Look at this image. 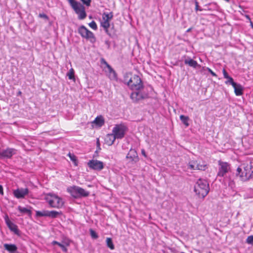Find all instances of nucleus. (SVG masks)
Wrapping results in <instances>:
<instances>
[{
	"label": "nucleus",
	"instance_id": "nucleus-30",
	"mask_svg": "<svg viewBox=\"0 0 253 253\" xmlns=\"http://www.w3.org/2000/svg\"><path fill=\"white\" fill-rule=\"evenodd\" d=\"M68 156L70 157V160L74 163L75 166L78 165V162L77 160L76 156L73 154H71V153H69Z\"/></svg>",
	"mask_w": 253,
	"mask_h": 253
},
{
	"label": "nucleus",
	"instance_id": "nucleus-26",
	"mask_svg": "<svg viewBox=\"0 0 253 253\" xmlns=\"http://www.w3.org/2000/svg\"><path fill=\"white\" fill-rule=\"evenodd\" d=\"M107 246L111 250H114L115 247L112 240L111 238H107L106 239Z\"/></svg>",
	"mask_w": 253,
	"mask_h": 253
},
{
	"label": "nucleus",
	"instance_id": "nucleus-5",
	"mask_svg": "<svg viewBox=\"0 0 253 253\" xmlns=\"http://www.w3.org/2000/svg\"><path fill=\"white\" fill-rule=\"evenodd\" d=\"M67 191L70 193L71 196L75 198H78L81 197H87L89 192L85 190L84 189L76 186H73L68 188Z\"/></svg>",
	"mask_w": 253,
	"mask_h": 253
},
{
	"label": "nucleus",
	"instance_id": "nucleus-13",
	"mask_svg": "<svg viewBox=\"0 0 253 253\" xmlns=\"http://www.w3.org/2000/svg\"><path fill=\"white\" fill-rule=\"evenodd\" d=\"M29 192L28 188H17L13 191V194L17 199H23L28 194Z\"/></svg>",
	"mask_w": 253,
	"mask_h": 253
},
{
	"label": "nucleus",
	"instance_id": "nucleus-2",
	"mask_svg": "<svg viewBox=\"0 0 253 253\" xmlns=\"http://www.w3.org/2000/svg\"><path fill=\"white\" fill-rule=\"evenodd\" d=\"M243 169L238 168L237 169V176H239L242 181H247L253 177V167L251 164H243Z\"/></svg>",
	"mask_w": 253,
	"mask_h": 253
},
{
	"label": "nucleus",
	"instance_id": "nucleus-35",
	"mask_svg": "<svg viewBox=\"0 0 253 253\" xmlns=\"http://www.w3.org/2000/svg\"><path fill=\"white\" fill-rule=\"evenodd\" d=\"M197 164L196 161H192L190 162L188 165V167L191 170H194V165Z\"/></svg>",
	"mask_w": 253,
	"mask_h": 253
},
{
	"label": "nucleus",
	"instance_id": "nucleus-37",
	"mask_svg": "<svg viewBox=\"0 0 253 253\" xmlns=\"http://www.w3.org/2000/svg\"><path fill=\"white\" fill-rule=\"evenodd\" d=\"M246 243L248 244L253 245V235H251L248 237L246 239Z\"/></svg>",
	"mask_w": 253,
	"mask_h": 253
},
{
	"label": "nucleus",
	"instance_id": "nucleus-40",
	"mask_svg": "<svg viewBox=\"0 0 253 253\" xmlns=\"http://www.w3.org/2000/svg\"><path fill=\"white\" fill-rule=\"evenodd\" d=\"M130 75H131L130 74L127 73V74H126L124 76V82L125 83H126L127 84V82L129 79L128 78H129V77Z\"/></svg>",
	"mask_w": 253,
	"mask_h": 253
},
{
	"label": "nucleus",
	"instance_id": "nucleus-33",
	"mask_svg": "<svg viewBox=\"0 0 253 253\" xmlns=\"http://www.w3.org/2000/svg\"><path fill=\"white\" fill-rule=\"evenodd\" d=\"M67 76L70 80L74 79V71L73 69H71L69 72L67 73Z\"/></svg>",
	"mask_w": 253,
	"mask_h": 253
},
{
	"label": "nucleus",
	"instance_id": "nucleus-12",
	"mask_svg": "<svg viewBox=\"0 0 253 253\" xmlns=\"http://www.w3.org/2000/svg\"><path fill=\"white\" fill-rule=\"evenodd\" d=\"M87 165L91 169L101 170L104 168L103 162L97 160H91L87 163Z\"/></svg>",
	"mask_w": 253,
	"mask_h": 253
},
{
	"label": "nucleus",
	"instance_id": "nucleus-34",
	"mask_svg": "<svg viewBox=\"0 0 253 253\" xmlns=\"http://www.w3.org/2000/svg\"><path fill=\"white\" fill-rule=\"evenodd\" d=\"M227 81L225 82L226 84H231L233 86H234L236 85V83H235L233 81V79L232 77H229L227 79Z\"/></svg>",
	"mask_w": 253,
	"mask_h": 253
},
{
	"label": "nucleus",
	"instance_id": "nucleus-3",
	"mask_svg": "<svg viewBox=\"0 0 253 253\" xmlns=\"http://www.w3.org/2000/svg\"><path fill=\"white\" fill-rule=\"evenodd\" d=\"M44 199L51 208L59 209L64 204V202L61 198L52 193L46 194Z\"/></svg>",
	"mask_w": 253,
	"mask_h": 253
},
{
	"label": "nucleus",
	"instance_id": "nucleus-19",
	"mask_svg": "<svg viewBox=\"0 0 253 253\" xmlns=\"http://www.w3.org/2000/svg\"><path fill=\"white\" fill-rule=\"evenodd\" d=\"M184 63L188 65L189 66L196 68L198 66H200L197 62L193 59L188 58L184 60Z\"/></svg>",
	"mask_w": 253,
	"mask_h": 253
},
{
	"label": "nucleus",
	"instance_id": "nucleus-44",
	"mask_svg": "<svg viewBox=\"0 0 253 253\" xmlns=\"http://www.w3.org/2000/svg\"><path fill=\"white\" fill-rule=\"evenodd\" d=\"M195 10L196 11H198V10L202 11V9H200L199 8V3L197 0L195 1Z\"/></svg>",
	"mask_w": 253,
	"mask_h": 253
},
{
	"label": "nucleus",
	"instance_id": "nucleus-45",
	"mask_svg": "<svg viewBox=\"0 0 253 253\" xmlns=\"http://www.w3.org/2000/svg\"><path fill=\"white\" fill-rule=\"evenodd\" d=\"M207 70L211 74L212 76L215 77L216 76V74L214 72H213L210 68H207Z\"/></svg>",
	"mask_w": 253,
	"mask_h": 253
},
{
	"label": "nucleus",
	"instance_id": "nucleus-17",
	"mask_svg": "<svg viewBox=\"0 0 253 253\" xmlns=\"http://www.w3.org/2000/svg\"><path fill=\"white\" fill-rule=\"evenodd\" d=\"M126 157L127 159H130L131 161H136L138 159L137 152L134 149H130Z\"/></svg>",
	"mask_w": 253,
	"mask_h": 253
},
{
	"label": "nucleus",
	"instance_id": "nucleus-39",
	"mask_svg": "<svg viewBox=\"0 0 253 253\" xmlns=\"http://www.w3.org/2000/svg\"><path fill=\"white\" fill-rule=\"evenodd\" d=\"M82 2L87 6H90L91 0H81Z\"/></svg>",
	"mask_w": 253,
	"mask_h": 253
},
{
	"label": "nucleus",
	"instance_id": "nucleus-32",
	"mask_svg": "<svg viewBox=\"0 0 253 253\" xmlns=\"http://www.w3.org/2000/svg\"><path fill=\"white\" fill-rule=\"evenodd\" d=\"M89 232H90V236L92 238L96 239L98 238V236L97 234L92 229H89Z\"/></svg>",
	"mask_w": 253,
	"mask_h": 253
},
{
	"label": "nucleus",
	"instance_id": "nucleus-23",
	"mask_svg": "<svg viewBox=\"0 0 253 253\" xmlns=\"http://www.w3.org/2000/svg\"><path fill=\"white\" fill-rule=\"evenodd\" d=\"M17 209L21 213L27 214L29 216H31L32 214V211L30 209L22 207L20 206H18Z\"/></svg>",
	"mask_w": 253,
	"mask_h": 253
},
{
	"label": "nucleus",
	"instance_id": "nucleus-20",
	"mask_svg": "<svg viewBox=\"0 0 253 253\" xmlns=\"http://www.w3.org/2000/svg\"><path fill=\"white\" fill-rule=\"evenodd\" d=\"M96 126L101 127L104 124V119L102 116H97L93 122Z\"/></svg>",
	"mask_w": 253,
	"mask_h": 253
},
{
	"label": "nucleus",
	"instance_id": "nucleus-31",
	"mask_svg": "<svg viewBox=\"0 0 253 253\" xmlns=\"http://www.w3.org/2000/svg\"><path fill=\"white\" fill-rule=\"evenodd\" d=\"M196 165V170H205L207 169V165H201L198 163L197 161Z\"/></svg>",
	"mask_w": 253,
	"mask_h": 253
},
{
	"label": "nucleus",
	"instance_id": "nucleus-43",
	"mask_svg": "<svg viewBox=\"0 0 253 253\" xmlns=\"http://www.w3.org/2000/svg\"><path fill=\"white\" fill-rule=\"evenodd\" d=\"M223 74L224 78L227 79L230 77L224 69H223Z\"/></svg>",
	"mask_w": 253,
	"mask_h": 253
},
{
	"label": "nucleus",
	"instance_id": "nucleus-15",
	"mask_svg": "<svg viewBox=\"0 0 253 253\" xmlns=\"http://www.w3.org/2000/svg\"><path fill=\"white\" fill-rule=\"evenodd\" d=\"M15 154V149L7 148L0 152V158H10Z\"/></svg>",
	"mask_w": 253,
	"mask_h": 253
},
{
	"label": "nucleus",
	"instance_id": "nucleus-6",
	"mask_svg": "<svg viewBox=\"0 0 253 253\" xmlns=\"http://www.w3.org/2000/svg\"><path fill=\"white\" fill-rule=\"evenodd\" d=\"M218 165L217 176L223 177L231 170V165L228 162L219 160L218 161Z\"/></svg>",
	"mask_w": 253,
	"mask_h": 253
},
{
	"label": "nucleus",
	"instance_id": "nucleus-42",
	"mask_svg": "<svg viewBox=\"0 0 253 253\" xmlns=\"http://www.w3.org/2000/svg\"><path fill=\"white\" fill-rule=\"evenodd\" d=\"M228 185L229 186L231 187V188H233L234 187L235 183L233 180H229L228 182Z\"/></svg>",
	"mask_w": 253,
	"mask_h": 253
},
{
	"label": "nucleus",
	"instance_id": "nucleus-14",
	"mask_svg": "<svg viewBox=\"0 0 253 253\" xmlns=\"http://www.w3.org/2000/svg\"><path fill=\"white\" fill-rule=\"evenodd\" d=\"M4 220L9 229L15 234L19 235V230L18 229L17 226L9 220L7 215H5Z\"/></svg>",
	"mask_w": 253,
	"mask_h": 253
},
{
	"label": "nucleus",
	"instance_id": "nucleus-18",
	"mask_svg": "<svg viewBox=\"0 0 253 253\" xmlns=\"http://www.w3.org/2000/svg\"><path fill=\"white\" fill-rule=\"evenodd\" d=\"M116 139H117V138L112 133L111 134H108L106 135L105 141L107 144H108L109 146H111L114 143Z\"/></svg>",
	"mask_w": 253,
	"mask_h": 253
},
{
	"label": "nucleus",
	"instance_id": "nucleus-48",
	"mask_svg": "<svg viewBox=\"0 0 253 253\" xmlns=\"http://www.w3.org/2000/svg\"><path fill=\"white\" fill-rule=\"evenodd\" d=\"M141 154L145 157H147V155L146 154L145 151L144 149L141 150Z\"/></svg>",
	"mask_w": 253,
	"mask_h": 253
},
{
	"label": "nucleus",
	"instance_id": "nucleus-7",
	"mask_svg": "<svg viewBox=\"0 0 253 253\" xmlns=\"http://www.w3.org/2000/svg\"><path fill=\"white\" fill-rule=\"evenodd\" d=\"M101 63L102 65V68L103 70L104 71L106 75L108 76L110 79L116 80L117 79V75L115 71L104 58H101Z\"/></svg>",
	"mask_w": 253,
	"mask_h": 253
},
{
	"label": "nucleus",
	"instance_id": "nucleus-25",
	"mask_svg": "<svg viewBox=\"0 0 253 253\" xmlns=\"http://www.w3.org/2000/svg\"><path fill=\"white\" fill-rule=\"evenodd\" d=\"M49 211L43 210L42 211H36V215L37 216H48Z\"/></svg>",
	"mask_w": 253,
	"mask_h": 253
},
{
	"label": "nucleus",
	"instance_id": "nucleus-41",
	"mask_svg": "<svg viewBox=\"0 0 253 253\" xmlns=\"http://www.w3.org/2000/svg\"><path fill=\"white\" fill-rule=\"evenodd\" d=\"M39 16L40 18H42L46 20H48V17L47 15L44 13H40Z\"/></svg>",
	"mask_w": 253,
	"mask_h": 253
},
{
	"label": "nucleus",
	"instance_id": "nucleus-53",
	"mask_svg": "<svg viewBox=\"0 0 253 253\" xmlns=\"http://www.w3.org/2000/svg\"><path fill=\"white\" fill-rule=\"evenodd\" d=\"M194 170H196V165H194Z\"/></svg>",
	"mask_w": 253,
	"mask_h": 253
},
{
	"label": "nucleus",
	"instance_id": "nucleus-47",
	"mask_svg": "<svg viewBox=\"0 0 253 253\" xmlns=\"http://www.w3.org/2000/svg\"><path fill=\"white\" fill-rule=\"evenodd\" d=\"M0 194L2 195H3V187L1 185H0Z\"/></svg>",
	"mask_w": 253,
	"mask_h": 253
},
{
	"label": "nucleus",
	"instance_id": "nucleus-29",
	"mask_svg": "<svg viewBox=\"0 0 253 253\" xmlns=\"http://www.w3.org/2000/svg\"><path fill=\"white\" fill-rule=\"evenodd\" d=\"M52 244L53 245H57L58 246H59V247H60L62 249V251L64 252H66L67 251V249L66 248V247L64 245H63L56 241H53L52 242Z\"/></svg>",
	"mask_w": 253,
	"mask_h": 253
},
{
	"label": "nucleus",
	"instance_id": "nucleus-38",
	"mask_svg": "<svg viewBox=\"0 0 253 253\" xmlns=\"http://www.w3.org/2000/svg\"><path fill=\"white\" fill-rule=\"evenodd\" d=\"M71 5L72 7H75L79 3L75 0H67Z\"/></svg>",
	"mask_w": 253,
	"mask_h": 253
},
{
	"label": "nucleus",
	"instance_id": "nucleus-49",
	"mask_svg": "<svg viewBox=\"0 0 253 253\" xmlns=\"http://www.w3.org/2000/svg\"><path fill=\"white\" fill-rule=\"evenodd\" d=\"M245 16L249 21V22L251 21V19L249 15H245Z\"/></svg>",
	"mask_w": 253,
	"mask_h": 253
},
{
	"label": "nucleus",
	"instance_id": "nucleus-28",
	"mask_svg": "<svg viewBox=\"0 0 253 253\" xmlns=\"http://www.w3.org/2000/svg\"><path fill=\"white\" fill-rule=\"evenodd\" d=\"M60 214H61V213H60L58 211H49L48 217L54 218L57 217Z\"/></svg>",
	"mask_w": 253,
	"mask_h": 253
},
{
	"label": "nucleus",
	"instance_id": "nucleus-24",
	"mask_svg": "<svg viewBox=\"0 0 253 253\" xmlns=\"http://www.w3.org/2000/svg\"><path fill=\"white\" fill-rule=\"evenodd\" d=\"M180 119L183 124L186 126H189V124L188 123L189 117L187 116H185L184 115H181L180 116Z\"/></svg>",
	"mask_w": 253,
	"mask_h": 253
},
{
	"label": "nucleus",
	"instance_id": "nucleus-21",
	"mask_svg": "<svg viewBox=\"0 0 253 253\" xmlns=\"http://www.w3.org/2000/svg\"><path fill=\"white\" fill-rule=\"evenodd\" d=\"M234 88V92L237 96H240L243 94V87L240 84H236L234 86H233Z\"/></svg>",
	"mask_w": 253,
	"mask_h": 253
},
{
	"label": "nucleus",
	"instance_id": "nucleus-51",
	"mask_svg": "<svg viewBox=\"0 0 253 253\" xmlns=\"http://www.w3.org/2000/svg\"><path fill=\"white\" fill-rule=\"evenodd\" d=\"M22 94V92L21 91H19V92H18V95H21Z\"/></svg>",
	"mask_w": 253,
	"mask_h": 253
},
{
	"label": "nucleus",
	"instance_id": "nucleus-52",
	"mask_svg": "<svg viewBox=\"0 0 253 253\" xmlns=\"http://www.w3.org/2000/svg\"><path fill=\"white\" fill-rule=\"evenodd\" d=\"M190 31H191V28H189V29H188L187 30V32H190Z\"/></svg>",
	"mask_w": 253,
	"mask_h": 253
},
{
	"label": "nucleus",
	"instance_id": "nucleus-16",
	"mask_svg": "<svg viewBox=\"0 0 253 253\" xmlns=\"http://www.w3.org/2000/svg\"><path fill=\"white\" fill-rule=\"evenodd\" d=\"M3 247L9 253H15L17 251V247L14 244H4Z\"/></svg>",
	"mask_w": 253,
	"mask_h": 253
},
{
	"label": "nucleus",
	"instance_id": "nucleus-8",
	"mask_svg": "<svg viewBox=\"0 0 253 253\" xmlns=\"http://www.w3.org/2000/svg\"><path fill=\"white\" fill-rule=\"evenodd\" d=\"M78 32L83 38L89 40L91 42L93 43L95 42L96 39L93 33L85 26H80L78 28Z\"/></svg>",
	"mask_w": 253,
	"mask_h": 253
},
{
	"label": "nucleus",
	"instance_id": "nucleus-22",
	"mask_svg": "<svg viewBox=\"0 0 253 253\" xmlns=\"http://www.w3.org/2000/svg\"><path fill=\"white\" fill-rule=\"evenodd\" d=\"M113 12L106 13L104 12L102 14V20L110 22V21L113 18Z\"/></svg>",
	"mask_w": 253,
	"mask_h": 253
},
{
	"label": "nucleus",
	"instance_id": "nucleus-50",
	"mask_svg": "<svg viewBox=\"0 0 253 253\" xmlns=\"http://www.w3.org/2000/svg\"><path fill=\"white\" fill-rule=\"evenodd\" d=\"M250 25L252 26V27L253 28V23L252 22V21H250Z\"/></svg>",
	"mask_w": 253,
	"mask_h": 253
},
{
	"label": "nucleus",
	"instance_id": "nucleus-10",
	"mask_svg": "<svg viewBox=\"0 0 253 253\" xmlns=\"http://www.w3.org/2000/svg\"><path fill=\"white\" fill-rule=\"evenodd\" d=\"M130 94V98L133 102L137 103L139 101L148 97V94L140 90H133Z\"/></svg>",
	"mask_w": 253,
	"mask_h": 253
},
{
	"label": "nucleus",
	"instance_id": "nucleus-11",
	"mask_svg": "<svg viewBox=\"0 0 253 253\" xmlns=\"http://www.w3.org/2000/svg\"><path fill=\"white\" fill-rule=\"evenodd\" d=\"M75 10V12L78 15L79 19L82 20L84 19L86 16V14L85 11L84 7L80 3L77 4L75 7H72Z\"/></svg>",
	"mask_w": 253,
	"mask_h": 253
},
{
	"label": "nucleus",
	"instance_id": "nucleus-1",
	"mask_svg": "<svg viewBox=\"0 0 253 253\" xmlns=\"http://www.w3.org/2000/svg\"><path fill=\"white\" fill-rule=\"evenodd\" d=\"M209 187L207 181L199 179L194 185V192L199 198H204L209 193Z\"/></svg>",
	"mask_w": 253,
	"mask_h": 253
},
{
	"label": "nucleus",
	"instance_id": "nucleus-4",
	"mask_svg": "<svg viewBox=\"0 0 253 253\" xmlns=\"http://www.w3.org/2000/svg\"><path fill=\"white\" fill-rule=\"evenodd\" d=\"M127 85L132 90H140L143 88L142 81L137 75H134L129 78Z\"/></svg>",
	"mask_w": 253,
	"mask_h": 253
},
{
	"label": "nucleus",
	"instance_id": "nucleus-9",
	"mask_svg": "<svg viewBox=\"0 0 253 253\" xmlns=\"http://www.w3.org/2000/svg\"><path fill=\"white\" fill-rule=\"evenodd\" d=\"M126 127L123 124L116 125L114 127L112 132L117 139L123 138L126 131Z\"/></svg>",
	"mask_w": 253,
	"mask_h": 253
},
{
	"label": "nucleus",
	"instance_id": "nucleus-46",
	"mask_svg": "<svg viewBox=\"0 0 253 253\" xmlns=\"http://www.w3.org/2000/svg\"><path fill=\"white\" fill-rule=\"evenodd\" d=\"M96 145H97V149L98 150H100L101 148H100V142H99V138H97Z\"/></svg>",
	"mask_w": 253,
	"mask_h": 253
},
{
	"label": "nucleus",
	"instance_id": "nucleus-27",
	"mask_svg": "<svg viewBox=\"0 0 253 253\" xmlns=\"http://www.w3.org/2000/svg\"><path fill=\"white\" fill-rule=\"evenodd\" d=\"M101 26L104 28L106 32L108 31V28L110 27V22L103 20L101 22Z\"/></svg>",
	"mask_w": 253,
	"mask_h": 253
},
{
	"label": "nucleus",
	"instance_id": "nucleus-36",
	"mask_svg": "<svg viewBox=\"0 0 253 253\" xmlns=\"http://www.w3.org/2000/svg\"><path fill=\"white\" fill-rule=\"evenodd\" d=\"M89 27L94 30H96L97 29V26L94 21H92L90 23H89Z\"/></svg>",
	"mask_w": 253,
	"mask_h": 253
}]
</instances>
